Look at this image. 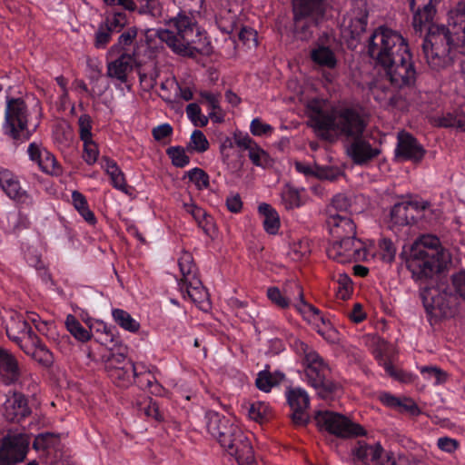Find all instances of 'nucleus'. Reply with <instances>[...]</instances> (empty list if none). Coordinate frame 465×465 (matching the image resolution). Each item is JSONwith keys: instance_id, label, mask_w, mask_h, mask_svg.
Returning <instances> with one entry per match:
<instances>
[{"instance_id": "nucleus-38", "label": "nucleus", "mask_w": 465, "mask_h": 465, "mask_svg": "<svg viewBox=\"0 0 465 465\" xmlns=\"http://www.w3.org/2000/svg\"><path fill=\"white\" fill-rule=\"evenodd\" d=\"M435 124L443 128H454L465 133V114L462 113H446L434 120Z\"/></svg>"}, {"instance_id": "nucleus-43", "label": "nucleus", "mask_w": 465, "mask_h": 465, "mask_svg": "<svg viewBox=\"0 0 465 465\" xmlns=\"http://www.w3.org/2000/svg\"><path fill=\"white\" fill-rule=\"evenodd\" d=\"M102 24L107 25L114 34L120 33L128 25L125 10L117 11L114 8L106 14L105 19Z\"/></svg>"}, {"instance_id": "nucleus-31", "label": "nucleus", "mask_w": 465, "mask_h": 465, "mask_svg": "<svg viewBox=\"0 0 465 465\" xmlns=\"http://www.w3.org/2000/svg\"><path fill=\"white\" fill-rule=\"evenodd\" d=\"M310 57L315 64L328 69L335 68L338 63L333 50L320 43L311 50Z\"/></svg>"}, {"instance_id": "nucleus-54", "label": "nucleus", "mask_w": 465, "mask_h": 465, "mask_svg": "<svg viewBox=\"0 0 465 465\" xmlns=\"http://www.w3.org/2000/svg\"><path fill=\"white\" fill-rule=\"evenodd\" d=\"M338 296L341 300H347L352 293L353 286L351 277L345 273L340 274L337 280Z\"/></svg>"}, {"instance_id": "nucleus-21", "label": "nucleus", "mask_w": 465, "mask_h": 465, "mask_svg": "<svg viewBox=\"0 0 465 465\" xmlns=\"http://www.w3.org/2000/svg\"><path fill=\"white\" fill-rule=\"evenodd\" d=\"M0 187L20 208L33 206L34 197L22 188L17 177L7 170L0 172Z\"/></svg>"}, {"instance_id": "nucleus-52", "label": "nucleus", "mask_w": 465, "mask_h": 465, "mask_svg": "<svg viewBox=\"0 0 465 465\" xmlns=\"http://www.w3.org/2000/svg\"><path fill=\"white\" fill-rule=\"evenodd\" d=\"M187 117L196 127H205L208 124V117L202 114V109L196 103L189 104L185 109Z\"/></svg>"}, {"instance_id": "nucleus-23", "label": "nucleus", "mask_w": 465, "mask_h": 465, "mask_svg": "<svg viewBox=\"0 0 465 465\" xmlns=\"http://www.w3.org/2000/svg\"><path fill=\"white\" fill-rule=\"evenodd\" d=\"M27 398L19 391H9L3 403V415L10 422H20L31 414Z\"/></svg>"}, {"instance_id": "nucleus-41", "label": "nucleus", "mask_w": 465, "mask_h": 465, "mask_svg": "<svg viewBox=\"0 0 465 465\" xmlns=\"http://www.w3.org/2000/svg\"><path fill=\"white\" fill-rule=\"evenodd\" d=\"M112 316L115 323L124 331L135 333L140 329V323L123 309H113Z\"/></svg>"}, {"instance_id": "nucleus-10", "label": "nucleus", "mask_w": 465, "mask_h": 465, "mask_svg": "<svg viewBox=\"0 0 465 465\" xmlns=\"http://www.w3.org/2000/svg\"><path fill=\"white\" fill-rule=\"evenodd\" d=\"M3 129L5 134L17 143H25L31 138L33 132L28 130V109L22 98L7 100Z\"/></svg>"}, {"instance_id": "nucleus-14", "label": "nucleus", "mask_w": 465, "mask_h": 465, "mask_svg": "<svg viewBox=\"0 0 465 465\" xmlns=\"http://www.w3.org/2000/svg\"><path fill=\"white\" fill-rule=\"evenodd\" d=\"M326 252L330 259L340 263L364 261L368 255L365 243L357 237L333 240Z\"/></svg>"}, {"instance_id": "nucleus-4", "label": "nucleus", "mask_w": 465, "mask_h": 465, "mask_svg": "<svg viewBox=\"0 0 465 465\" xmlns=\"http://www.w3.org/2000/svg\"><path fill=\"white\" fill-rule=\"evenodd\" d=\"M420 296L426 313L431 318L451 316L465 303V269L450 278L437 276L436 284L420 287Z\"/></svg>"}, {"instance_id": "nucleus-25", "label": "nucleus", "mask_w": 465, "mask_h": 465, "mask_svg": "<svg viewBox=\"0 0 465 465\" xmlns=\"http://www.w3.org/2000/svg\"><path fill=\"white\" fill-rule=\"evenodd\" d=\"M347 153L355 164L364 165L377 158L381 150L377 146H372L363 135H359L351 139Z\"/></svg>"}, {"instance_id": "nucleus-58", "label": "nucleus", "mask_w": 465, "mask_h": 465, "mask_svg": "<svg viewBox=\"0 0 465 465\" xmlns=\"http://www.w3.org/2000/svg\"><path fill=\"white\" fill-rule=\"evenodd\" d=\"M141 410L148 418H153L158 422H162L164 420V414L160 410L158 402L152 398L147 399L145 406L143 407Z\"/></svg>"}, {"instance_id": "nucleus-64", "label": "nucleus", "mask_w": 465, "mask_h": 465, "mask_svg": "<svg viewBox=\"0 0 465 465\" xmlns=\"http://www.w3.org/2000/svg\"><path fill=\"white\" fill-rule=\"evenodd\" d=\"M351 206L350 200L344 194H336L331 200V208L335 210V213L344 214Z\"/></svg>"}, {"instance_id": "nucleus-61", "label": "nucleus", "mask_w": 465, "mask_h": 465, "mask_svg": "<svg viewBox=\"0 0 465 465\" xmlns=\"http://www.w3.org/2000/svg\"><path fill=\"white\" fill-rule=\"evenodd\" d=\"M420 373L426 380H434V384L442 383L446 380L445 372L434 366H423L420 369Z\"/></svg>"}, {"instance_id": "nucleus-24", "label": "nucleus", "mask_w": 465, "mask_h": 465, "mask_svg": "<svg viewBox=\"0 0 465 465\" xmlns=\"http://www.w3.org/2000/svg\"><path fill=\"white\" fill-rule=\"evenodd\" d=\"M27 153L29 159L37 163L43 173L54 176L62 173V167L54 155L37 143L33 142L29 143Z\"/></svg>"}, {"instance_id": "nucleus-48", "label": "nucleus", "mask_w": 465, "mask_h": 465, "mask_svg": "<svg viewBox=\"0 0 465 465\" xmlns=\"http://www.w3.org/2000/svg\"><path fill=\"white\" fill-rule=\"evenodd\" d=\"M59 442V437L51 432L38 434L34 441L33 448L36 450H47L55 448Z\"/></svg>"}, {"instance_id": "nucleus-42", "label": "nucleus", "mask_w": 465, "mask_h": 465, "mask_svg": "<svg viewBox=\"0 0 465 465\" xmlns=\"http://www.w3.org/2000/svg\"><path fill=\"white\" fill-rule=\"evenodd\" d=\"M137 36V28L135 26L128 27L124 33H122L116 44L111 46L109 50V55L119 54L123 51H125L127 47L131 46Z\"/></svg>"}, {"instance_id": "nucleus-8", "label": "nucleus", "mask_w": 465, "mask_h": 465, "mask_svg": "<svg viewBox=\"0 0 465 465\" xmlns=\"http://www.w3.org/2000/svg\"><path fill=\"white\" fill-rule=\"evenodd\" d=\"M430 252L431 254H427L419 246H411L409 252H402L401 254L412 279L424 283V286L436 284L437 278L434 279L433 276L447 266L446 262L436 257L437 252L432 250Z\"/></svg>"}, {"instance_id": "nucleus-22", "label": "nucleus", "mask_w": 465, "mask_h": 465, "mask_svg": "<svg viewBox=\"0 0 465 465\" xmlns=\"http://www.w3.org/2000/svg\"><path fill=\"white\" fill-rule=\"evenodd\" d=\"M394 153L395 157L400 160L420 163L423 159L426 150L411 134L401 131L397 135Z\"/></svg>"}, {"instance_id": "nucleus-50", "label": "nucleus", "mask_w": 465, "mask_h": 465, "mask_svg": "<svg viewBox=\"0 0 465 465\" xmlns=\"http://www.w3.org/2000/svg\"><path fill=\"white\" fill-rule=\"evenodd\" d=\"M166 154L175 167L183 168L190 163V157L185 153L182 146L177 145L167 148Z\"/></svg>"}, {"instance_id": "nucleus-33", "label": "nucleus", "mask_w": 465, "mask_h": 465, "mask_svg": "<svg viewBox=\"0 0 465 465\" xmlns=\"http://www.w3.org/2000/svg\"><path fill=\"white\" fill-rule=\"evenodd\" d=\"M258 213L263 216V229L269 233L275 235L281 225L280 216L277 211L269 203H262L258 206Z\"/></svg>"}, {"instance_id": "nucleus-11", "label": "nucleus", "mask_w": 465, "mask_h": 465, "mask_svg": "<svg viewBox=\"0 0 465 465\" xmlns=\"http://www.w3.org/2000/svg\"><path fill=\"white\" fill-rule=\"evenodd\" d=\"M394 89H404L414 86L417 70L410 47L394 56L390 63L381 67Z\"/></svg>"}, {"instance_id": "nucleus-1", "label": "nucleus", "mask_w": 465, "mask_h": 465, "mask_svg": "<svg viewBox=\"0 0 465 465\" xmlns=\"http://www.w3.org/2000/svg\"><path fill=\"white\" fill-rule=\"evenodd\" d=\"M437 5H422L410 9L416 35L422 36V50L429 66L440 70L451 64L457 54L465 52V1L450 11L448 26L433 24Z\"/></svg>"}, {"instance_id": "nucleus-13", "label": "nucleus", "mask_w": 465, "mask_h": 465, "mask_svg": "<svg viewBox=\"0 0 465 465\" xmlns=\"http://www.w3.org/2000/svg\"><path fill=\"white\" fill-rule=\"evenodd\" d=\"M182 274L178 285L183 297H189L194 302L203 301L206 292L197 275V268L190 253H184L178 261Z\"/></svg>"}, {"instance_id": "nucleus-27", "label": "nucleus", "mask_w": 465, "mask_h": 465, "mask_svg": "<svg viewBox=\"0 0 465 465\" xmlns=\"http://www.w3.org/2000/svg\"><path fill=\"white\" fill-rule=\"evenodd\" d=\"M102 169L109 176L112 186L126 195H131L134 187L127 184L125 174L120 169L117 163L109 158L103 156L100 160Z\"/></svg>"}, {"instance_id": "nucleus-9", "label": "nucleus", "mask_w": 465, "mask_h": 465, "mask_svg": "<svg viewBox=\"0 0 465 465\" xmlns=\"http://www.w3.org/2000/svg\"><path fill=\"white\" fill-rule=\"evenodd\" d=\"M325 11L324 0H294L293 35L302 41L309 40L313 29L323 20Z\"/></svg>"}, {"instance_id": "nucleus-39", "label": "nucleus", "mask_w": 465, "mask_h": 465, "mask_svg": "<svg viewBox=\"0 0 465 465\" xmlns=\"http://www.w3.org/2000/svg\"><path fill=\"white\" fill-rule=\"evenodd\" d=\"M72 203L79 214L89 224H94L96 218L93 211L90 210L86 197L79 191L72 193Z\"/></svg>"}, {"instance_id": "nucleus-18", "label": "nucleus", "mask_w": 465, "mask_h": 465, "mask_svg": "<svg viewBox=\"0 0 465 465\" xmlns=\"http://www.w3.org/2000/svg\"><path fill=\"white\" fill-rule=\"evenodd\" d=\"M430 205L429 202L416 200L396 203L391 210V221L398 226L414 224Z\"/></svg>"}, {"instance_id": "nucleus-12", "label": "nucleus", "mask_w": 465, "mask_h": 465, "mask_svg": "<svg viewBox=\"0 0 465 465\" xmlns=\"http://www.w3.org/2000/svg\"><path fill=\"white\" fill-rule=\"evenodd\" d=\"M314 420L321 429H324L339 438L346 439L366 434L362 426L333 411H318L314 415Z\"/></svg>"}, {"instance_id": "nucleus-45", "label": "nucleus", "mask_w": 465, "mask_h": 465, "mask_svg": "<svg viewBox=\"0 0 465 465\" xmlns=\"http://www.w3.org/2000/svg\"><path fill=\"white\" fill-rule=\"evenodd\" d=\"M248 156L253 165L262 169H268L273 165V160L272 157L258 144H255V146L249 152Z\"/></svg>"}, {"instance_id": "nucleus-53", "label": "nucleus", "mask_w": 465, "mask_h": 465, "mask_svg": "<svg viewBox=\"0 0 465 465\" xmlns=\"http://www.w3.org/2000/svg\"><path fill=\"white\" fill-rule=\"evenodd\" d=\"M84 143L83 159L88 165H93L96 163L99 150L96 143L91 140L82 141Z\"/></svg>"}, {"instance_id": "nucleus-37", "label": "nucleus", "mask_w": 465, "mask_h": 465, "mask_svg": "<svg viewBox=\"0 0 465 465\" xmlns=\"http://www.w3.org/2000/svg\"><path fill=\"white\" fill-rule=\"evenodd\" d=\"M303 192V188H296L290 183H286L281 191V200L285 209L300 208L303 204L301 195Z\"/></svg>"}, {"instance_id": "nucleus-46", "label": "nucleus", "mask_w": 465, "mask_h": 465, "mask_svg": "<svg viewBox=\"0 0 465 465\" xmlns=\"http://www.w3.org/2000/svg\"><path fill=\"white\" fill-rule=\"evenodd\" d=\"M184 178H188L198 190L207 189L210 185V176L203 169L194 167L185 173Z\"/></svg>"}, {"instance_id": "nucleus-63", "label": "nucleus", "mask_w": 465, "mask_h": 465, "mask_svg": "<svg viewBox=\"0 0 465 465\" xmlns=\"http://www.w3.org/2000/svg\"><path fill=\"white\" fill-rule=\"evenodd\" d=\"M460 444V441L456 439L444 436L440 437L437 440V447L443 452L448 454H453L459 448Z\"/></svg>"}, {"instance_id": "nucleus-19", "label": "nucleus", "mask_w": 465, "mask_h": 465, "mask_svg": "<svg viewBox=\"0 0 465 465\" xmlns=\"http://www.w3.org/2000/svg\"><path fill=\"white\" fill-rule=\"evenodd\" d=\"M287 402L291 408L290 417L296 426H305L310 421L308 409L310 397L307 391L300 387L289 388L285 392Z\"/></svg>"}, {"instance_id": "nucleus-40", "label": "nucleus", "mask_w": 465, "mask_h": 465, "mask_svg": "<svg viewBox=\"0 0 465 465\" xmlns=\"http://www.w3.org/2000/svg\"><path fill=\"white\" fill-rule=\"evenodd\" d=\"M103 361L107 373L111 372L114 368L124 367L132 362L131 360L127 358L126 353L121 351V348L119 351L109 350L103 355Z\"/></svg>"}, {"instance_id": "nucleus-20", "label": "nucleus", "mask_w": 465, "mask_h": 465, "mask_svg": "<svg viewBox=\"0 0 465 465\" xmlns=\"http://www.w3.org/2000/svg\"><path fill=\"white\" fill-rule=\"evenodd\" d=\"M294 286L298 291L299 299V302L293 304L294 308L302 314L305 321L314 326L317 333L322 336V331H328L333 325L327 318L322 315V312L317 307L305 300L302 285L295 284Z\"/></svg>"}, {"instance_id": "nucleus-44", "label": "nucleus", "mask_w": 465, "mask_h": 465, "mask_svg": "<svg viewBox=\"0 0 465 465\" xmlns=\"http://www.w3.org/2000/svg\"><path fill=\"white\" fill-rule=\"evenodd\" d=\"M65 326L71 335L81 342H86L92 339L90 331L72 314L67 315Z\"/></svg>"}, {"instance_id": "nucleus-56", "label": "nucleus", "mask_w": 465, "mask_h": 465, "mask_svg": "<svg viewBox=\"0 0 465 465\" xmlns=\"http://www.w3.org/2000/svg\"><path fill=\"white\" fill-rule=\"evenodd\" d=\"M9 223V231L13 233H17L29 225L28 218L21 213H9L7 216Z\"/></svg>"}, {"instance_id": "nucleus-51", "label": "nucleus", "mask_w": 465, "mask_h": 465, "mask_svg": "<svg viewBox=\"0 0 465 465\" xmlns=\"http://www.w3.org/2000/svg\"><path fill=\"white\" fill-rule=\"evenodd\" d=\"M248 415L252 420L262 422L268 420L271 415L270 406L262 401L253 402L249 408Z\"/></svg>"}, {"instance_id": "nucleus-34", "label": "nucleus", "mask_w": 465, "mask_h": 465, "mask_svg": "<svg viewBox=\"0 0 465 465\" xmlns=\"http://www.w3.org/2000/svg\"><path fill=\"white\" fill-rule=\"evenodd\" d=\"M156 372H159V371L155 366L143 361L136 362L134 383L141 390H146L149 385H152Z\"/></svg>"}, {"instance_id": "nucleus-35", "label": "nucleus", "mask_w": 465, "mask_h": 465, "mask_svg": "<svg viewBox=\"0 0 465 465\" xmlns=\"http://www.w3.org/2000/svg\"><path fill=\"white\" fill-rule=\"evenodd\" d=\"M134 369H136V362H131L124 367L114 368L107 374L117 387L128 388L134 384Z\"/></svg>"}, {"instance_id": "nucleus-28", "label": "nucleus", "mask_w": 465, "mask_h": 465, "mask_svg": "<svg viewBox=\"0 0 465 465\" xmlns=\"http://www.w3.org/2000/svg\"><path fill=\"white\" fill-rule=\"evenodd\" d=\"M21 375L16 358L7 350L0 346V377L5 384L10 385L18 381Z\"/></svg>"}, {"instance_id": "nucleus-60", "label": "nucleus", "mask_w": 465, "mask_h": 465, "mask_svg": "<svg viewBox=\"0 0 465 465\" xmlns=\"http://www.w3.org/2000/svg\"><path fill=\"white\" fill-rule=\"evenodd\" d=\"M114 34V33L112 32V30L107 27V25H104L101 23L98 30L95 32L94 46L98 49L105 48L106 45L110 43Z\"/></svg>"}, {"instance_id": "nucleus-55", "label": "nucleus", "mask_w": 465, "mask_h": 465, "mask_svg": "<svg viewBox=\"0 0 465 465\" xmlns=\"http://www.w3.org/2000/svg\"><path fill=\"white\" fill-rule=\"evenodd\" d=\"M93 120L87 114H82L78 118V131L81 141L93 139L92 134Z\"/></svg>"}, {"instance_id": "nucleus-29", "label": "nucleus", "mask_w": 465, "mask_h": 465, "mask_svg": "<svg viewBox=\"0 0 465 465\" xmlns=\"http://www.w3.org/2000/svg\"><path fill=\"white\" fill-rule=\"evenodd\" d=\"M132 57L123 53L118 58L107 64V76L115 78L121 83L127 82V75L133 70Z\"/></svg>"}, {"instance_id": "nucleus-2", "label": "nucleus", "mask_w": 465, "mask_h": 465, "mask_svg": "<svg viewBox=\"0 0 465 465\" xmlns=\"http://www.w3.org/2000/svg\"><path fill=\"white\" fill-rule=\"evenodd\" d=\"M308 109L312 126L325 140L333 136L352 139L363 135L369 124L370 114L360 103L332 106L330 109H323L316 103H312Z\"/></svg>"}, {"instance_id": "nucleus-59", "label": "nucleus", "mask_w": 465, "mask_h": 465, "mask_svg": "<svg viewBox=\"0 0 465 465\" xmlns=\"http://www.w3.org/2000/svg\"><path fill=\"white\" fill-rule=\"evenodd\" d=\"M341 175L339 168L333 166H321L316 164L315 178L330 182L336 181Z\"/></svg>"}, {"instance_id": "nucleus-49", "label": "nucleus", "mask_w": 465, "mask_h": 465, "mask_svg": "<svg viewBox=\"0 0 465 465\" xmlns=\"http://www.w3.org/2000/svg\"><path fill=\"white\" fill-rule=\"evenodd\" d=\"M209 147L210 143L205 134L200 130H194L191 134L187 149L201 153L206 152Z\"/></svg>"}, {"instance_id": "nucleus-62", "label": "nucleus", "mask_w": 465, "mask_h": 465, "mask_svg": "<svg viewBox=\"0 0 465 465\" xmlns=\"http://www.w3.org/2000/svg\"><path fill=\"white\" fill-rule=\"evenodd\" d=\"M250 131L254 136H268L273 132V127L263 123L260 118H254L250 124Z\"/></svg>"}, {"instance_id": "nucleus-16", "label": "nucleus", "mask_w": 465, "mask_h": 465, "mask_svg": "<svg viewBox=\"0 0 465 465\" xmlns=\"http://www.w3.org/2000/svg\"><path fill=\"white\" fill-rule=\"evenodd\" d=\"M354 460L361 461L362 465H396L392 453L385 452L380 443L369 444L364 440H358L351 449Z\"/></svg>"}, {"instance_id": "nucleus-15", "label": "nucleus", "mask_w": 465, "mask_h": 465, "mask_svg": "<svg viewBox=\"0 0 465 465\" xmlns=\"http://www.w3.org/2000/svg\"><path fill=\"white\" fill-rule=\"evenodd\" d=\"M29 444V437L25 433H8L4 436L0 442V465H17L24 461Z\"/></svg>"}, {"instance_id": "nucleus-7", "label": "nucleus", "mask_w": 465, "mask_h": 465, "mask_svg": "<svg viewBox=\"0 0 465 465\" xmlns=\"http://www.w3.org/2000/svg\"><path fill=\"white\" fill-rule=\"evenodd\" d=\"M408 47L406 39L398 31L384 25L371 33L366 45L367 54L374 65L380 68Z\"/></svg>"}, {"instance_id": "nucleus-3", "label": "nucleus", "mask_w": 465, "mask_h": 465, "mask_svg": "<svg viewBox=\"0 0 465 465\" xmlns=\"http://www.w3.org/2000/svg\"><path fill=\"white\" fill-rule=\"evenodd\" d=\"M157 36L173 53L184 57L207 54L211 48L206 32L198 25L192 14L183 11L169 20L167 29H159Z\"/></svg>"}, {"instance_id": "nucleus-57", "label": "nucleus", "mask_w": 465, "mask_h": 465, "mask_svg": "<svg viewBox=\"0 0 465 465\" xmlns=\"http://www.w3.org/2000/svg\"><path fill=\"white\" fill-rule=\"evenodd\" d=\"M381 260L384 262L391 263L395 259L396 248L391 240L383 238L379 242Z\"/></svg>"}, {"instance_id": "nucleus-47", "label": "nucleus", "mask_w": 465, "mask_h": 465, "mask_svg": "<svg viewBox=\"0 0 465 465\" xmlns=\"http://www.w3.org/2000/svg\"><path fill=\"white\" fill-rule=\"evenodd\" d=\"M31 345L35 348L34 358L44 365H50L53 362L52 352L47 349L39 337L33 338Z\"/></svg>"}, {"instance_id": "nucleus-26", "label": "nucleus", "mask_w": 465, "mask_h": 465, "mask_svg": "<svg viewBox=\"0 0 465 465\" xmlns=\"http://www.w3.org/2000/svg\"><path fill=\"white\" fill-rule=\"evenodd\" d=\"M327 224L332 241L346 237H356V224L348 213H332L330 211Z\"/></svg>"}, {"instance_id": "nucleus-5", "label": "nucleus", "mask_w": 465, "mask_h": 465, "mask_svg": "<svg viewBox=\"0 0 465 465\" xmlns=\"http://www.w3.org/2000/svg\"><path fill=\"white\" fill-rule=\"evenodd\" d=\"M208 432L217 440L227 453L240 465H251L254 452L249 438L230 418L215 411H207L204 415Z\"/></svg>"}, {"instance_id": "nucleus-32", "label": "nucleus", "mask_w": 465, "mask_h": 465, "mask_svg": "<svg viewBox=\"0 0 465 465\" xmlns=\"http://www.w3.org/2000/svg\"><path fill=\"white\" fill-rule=\"evenodd\" d=\"M420 247V251H424L427 254H431L430 251L438 252L437 258L446 263L450 261L449 253L440 247V239L434 235H423L416 241L411 246Z\"/></svg>"}, {"instance_id": "nucleus-36", "label": "nucleus", "mask_w": 465, "mask_h": 465, "mask_svg": "<svg viewBox=\"0 0 465 465\" xmlns=\"http://www.w3.org/2000/svg\"><path fill=\"white\" fill-rule=\"evenodd\" d=\"M284 378L285 375L282 371L271 372L269 370H262L257 374L255 385L260 391L269 392L273 387L279 385Z\"/></svg>"}, {"instance_id": "nucleus-30", "label": "nucleus", "mask_w": 465, "mask_h": 465, "mask_svg": "<svg viewBox=\"0 0 465 465\" xmlns=\"http://www.w3.org/2000/svg\"><path fill=\"white\" fill-rule=\"evenodd\" d=\"M295 284H299L298 282H291L287 284L283 292H282L278 287L272 286L267 289V297L268 299L280 309L285 310L288 309L292 305V296L294 293L298 294V291L295 288Z\"/></svg>"}, {"instance_id": "nucleus-17", "label": "nucleus", "mask_w": 465, "mask_h": 465, "mask_svg": "<svg viewBox=\"0 0 465 465\" xmlns=\"http://www.w3.org/2000/svg\"><path fill=\"white\" fill-rule=\"evenodd\" d=\"M6 335L16 343L25 353H30L27 344L24 341L33 342V338L38 336L33 331L25 317L17 312H10L5 324Z\"/></svg>"}, {"instance_id": "nucleus-6", "label": "nucleus", "mask_w": 465, "mask_h": 465, "mask_svg": "<svg viewBox=\"0 0 465 465\" xmlns=\"http://www.w3.org/2000/svg\"><path fill=\"white\" fill-rule=\"evenodd\" d=\"M282 335L291 349L302 357L305 366L304 381L316 391L322 399H333L340 386L331 378V370L321 356L292 333L284 331Z\"/></svg>"}]
</instances>
